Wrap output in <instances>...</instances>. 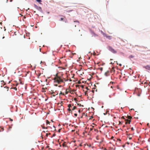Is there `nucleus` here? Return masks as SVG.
<instances>
[{"label":"nucleus","mask_w":150,"mask_h":150,"mask_svg":"<svg viewBox=\"0 0 150 150\" xmlns=\"http://www.w3.org/2000/svg\"><path fill=\"white\" fill-rule=\"evenodd\" d=\"M119 123H120H120H121V122H120V121H119Z\"/></svg>","instance_id":"40"},{"label":"nucleus","mask_w":150,"mask_h":150,"mask_svg":"<svg viewBox=\"0 0 150 150\" xmlns=\"http://www.w3.org/2000/svg\"><path fill=\"white\" fill-rule=\"evenodd\" d=\"M74 100H75V101H77V99H76V98H74Z\"/></svg>","instance_id":"20"},{"label":"nucleus","mask_w":150,"mask_h":150,"mask_svg":"<svg viewBox=\"0 0 150 150\" xmlns=\"http://www.w3.org/2000/svg\"><path fill=\"white\" fill-rule=\"evenodd\" d=\"M69 81H71V79H70L69 80Z\"/></svg>","instance_id":"36"},{"label":"nucleus","mask_w":150,"mask_h":150,"mask_svg":"<svg viewBox=\"0 0 150 150\" xmlns=\"http://www.w3.org/2000/svg\"><path fill=\"white\" fill-rule=\"evenodd\" d=\"M51 121H52L53 122V121L52 120H51Z\"/></svg>","instance_id":"37"},{"label":"nucleus","mask_w":150,"mask_h":150,"mask_svg":"<svg viewBox=\"0 0 150 150\" xmlns=\"http://www.w3.org/2000/svg\"><path fill=\"white\" fill-rule=\"evenodd\" d=\"M61 86H62L61 85H59L58 86V87H61Z\"/></svg>","instance_id":"27"},{"label":"nucleus","mask_w":150,"mask_h":150,"mask_svg":"<svg viewBox=\"0 0 150 150\" xmlns=\"http://www.w3.org/2000/svg\"><path fill=\"white\" fill-rule=\"evenodd\" d=\"M129 57L130 58H133L134 57V56H133L132 55H131L129 56Z\"/></svg>","instance_id":"12"},{"label":"nucleus","mask_w":150,"mask_h":150,"mask_svg":"<svg viewBox=\"0 0 150 150\" xmlns=\"http://www.w3.org/2000/svg\"><path fill=\"white\" fill-rule=\"evenodd\" d=\"M145 69H146L150 70V66L149 65H147L144 67Z\"/></svg>","instance_id":"4"},{"label":"nucleus","mask_w":150,"mask_h":150,"mask_svg":"<svg viewBox=\"0 0 150 150\" xmlns=\"http://www.w3.org/2000/svg\"><path fill=\"white\" fill-rule=\"evenodd\" d=\"M93 125H94V123H93Z\"/></svg>","instance_id":"53"},{"label":"nucleus","mask_w":150,"mask_h":150,"mask_svg":"<svg viewBox=\"0 0 150 150\" xmlns=\"http://www.w3.org/2000/svg\"><path fill=\"white\" fill-rule=\"evenodd\" d=\"M99 69H100V70L101 71H102L103 70V68H102V67L100 68H99Z\"/></svg>","instance_id":"14"},{"label":"nucleus","mask_w":150,"mask_h":150,"mask_svg":"<svg viewBox=\"0 0 150 150\" xmlns=\"http://www.w3.org/2000/svg\"><path fill=\"white\" fill-rule=\"evenodd\" d=\"M46 135L47 136V134H46Z\"/></svg>","instance_id":"44"},{"label":"nucleus","mask_w":150,"mask_h":150,"mask_svg":"<svg viewBox=\"0 0 150 150\" xmlns=\"http://www.w3.org/2000/svg\"><path fill=\"white\" fill-rule=\"evenodd\" d=\"M2 23H0V25H2Z\"/></svg>","instance_id":"32"},{"label":"nucleus","mask_w":150,"mask_h":150,"mask_svg":"<svg viewBox=\"0 0 150 150\" xmlns=\"http://www.w3.org/2000/svg\"><path fill=\"white\" fill-rule=\"evenodd\" d=\"M76 106H74L72 109V110H74L76 108Z\"/></svg>","instance_id":"11"},{"label":"nucleus","mask_w":150,"mask_h":150,"mask_svg":"<svg viewBox=\"0 0 150 150\" xmlns=\"http://www.w3.org/2000/svg\"><path fill=\"white\" fill-rule=\"evenodd\" d=\"M113 138V137H112V138Z\"/></svg>","instance_id":"45"},{"label":"nucleus","mask_w":150,"mask_h":150,"mask_svg":"<svg viewBox=\"0 0 150 150\" xmlns=\"http://www.w3.org/2000/svg\"><path fill=\"white\" fill-rule=\"evenodd\" d=\"M94 130L95 131H97V130L96 129H94Z\"/></svg>","instance_id":"22"},{"label":"nucleus","mask_w":150,"mask_h":150,"mask_svg":"<svg viewBox=\"0 0 150 150\" xmlns=\"http://www.w3.org/2000/svg\"><path fill=\"white\" fill-rule=\"evenodd\" d=\"M120 65L121 66H122V64H120Z\"/></svg>","instance_id":"35"},{"label":"nucleus","mask_w":150,"mask_h":150,"mask_svg":"<svg viewBox=\"0 0 150 150\" xmlns=\"http://www.w3.org/2000/svg\"><path fill=\"white\" fill-rule=\"evenodd\" d=\"M131 130H134V128H133V127H132V128H131Z\"/></svg>","instance_id":"23"},{"label":"nucleus","mask_w":150,"mask_h":150,"mask_svg":"<svg viewBox=\"0 0 150 150\" xmlns=\"http://www.w3.org/2000/svg\"><path fill=\"white\" fill-rule=\"evenodd\" d=\"M54 80L55 82H57L58 83H60L61 82H63V80L60 77L58 76H57V74H56V76L54 78Z\"/></svg>","instance_id":"1"},{"label":"nucleus","mask_w":150,"mask_h":150,"mask_svg":"<svg viewBox=\"0 0 150 150\" xmlns=\"http://www.w3.org/2000/svg\"><path fill=\"white\" fill-rule=\"evenodd\" d=\"M93 128H92V127H91L90 129V131H92L93 130Z\"/></svg>","instance_id":"13"},{"label":"nucleus","mask_w":150,"mask_h":150,"mask_svg":"<svg viewBox=\"0 0 150 150\" xmlns=\"http://www.w3.org/2000/svg\"><path fill=\"white\" fill-rule=\"evenodd\" d=\"M57 94H58V93H57L56 94V95H57Z\"/></svg>","instance_id":"52"},{"label":"nucleus","mask_w":150,"mask_h":150,"mask_svg":"<svg viewBox=\"0 0 150 150\" xmlns=\"http://www.w3.org/2000/svg\"><path fill=\"white\" fill-rule=\"evenodd\" d=\"M6 30V29H4V31H5V30Z\"/></svg>","instance_id":"49"},{"label":"nucleus","mask_w":150,"mask_h":150,"mask_svg":"<svg viewBox=\"0 0 150 150\" xmlns=\"http://www.w3.org/2000/svg\"><path fill=\"white\" fill-rule=\"evenodd\" d=\"M68 107L69 108H70L71 107V104H69L68 105Z\"/></svg>","instance_id":"9"},{"label":"nucleus","mask_w":150,"mask_h":150,"mask_svg":"<svg viewBox=\"0 0 150 150\" xmlns=\"http://www.w3.org/2000/svg\"><path fill=\"white\" fill-rule=\"evenodd\" d=\"M53 96H55V95H53Z\"/></svg>","instance_id":"58"},{"label":"nucleus","mask_w":150,"mask_h":150,"mask_svg":"<svg viewBox=\"0 0 150 150\" xmlns=\"http://www.w3.org/2000/svg\"><path fill=\"white\" fill-rule=\"evenodd\" d=\"M79 112H80V110H79Z\"/></svg>","instance_id":"41"},{"label":"nucleus","mask_w":150,"mask_h":150,"mask_svg":"<svg viewBox=\"0 0 150 150\" xmlns=\"http://www.w3.org/2000/svg\"><path fill=\"white\" fill-rule=\"evenodd\" d=\"M37 1L39 2H40L41 1V0H37Z\"/></svg>","instance_id":"16"},{"label":"nucleus","mask_w":150,"mask_h":150,"mask_svg":"<svg viewBox=\"0 0 150 150\" xmlns=\"http://www.w3.org/2000/svg\"><path fill=\"white\" fill-rule=\"evenodd\" d=\"M74 22H77L79 23V21H74Z\"/></svg>","instance_id":"29"},{"label":"nucleus","mask_w":150,"mask_h":150,"mask_svg":"<svg viewBox=\"0 0 150 150\" xmlns=\"http://www.w3.org/2000/svg\"><path fill=\"white\" fill-rule=\"evenodd\" d=\"M61 103H59L58 104V105H59V104H60L61 105H61Z\"/></svg>","instance_id":"34"},{"label":"nucleus","mask_w":150,"mask_h":150,"mask_svg":"<svg viewBox=\"0 0 150 150\" xmlns=\"http://www.w3.org/2000/svg\"><path fill=\"white\" fill-rule=\"evenodd\" d=\"M63 16V17H64V18H60L61 21H63V20L64 19V18H65V19L66 18V17L65 16Z\"/></svg>","instance_id":"7"},{"label":"nucleus","mask_w":150,"mask_h":150,"mask_svg":"<svg viewBox=\"0 0 150 150\" xmlns=\"http://www.w3.org/2000/svg\"><path fill=\"white\" fill-rule=\"evenodd\" d=\"M60 94H63V95H64V93H63L62 92H61L59 94V95H60Z\"/></svg>","instance_id":"19"},{"label":"nucleus","mask_w":150,"mask_h":150,"mask_svg":"<svg viewBox=\"0 0 150 150\" xmlns=\"http://www.w3.org/2000/svg\"><path fill=\"white\" fill-rule=\"evenodd\" d=\"M107 48L109 51H111L112 53L115 54L117 52L116 50H115L112 47L110 46H108L107 47Z\"/></svg>","instance_id":"2"},{"label":"nucleus","mask_w":150,"mask_h":150,"mask_svg":"<svg viewBox=\"0 0 150 150\" xmlns=\"http://www.w3.org/2000/svg\"><path fill=\"white\" fill-rule=\"evenodd\" d=\"M131 138H130L129 139H131Z\"/></svg>","instance_id":"56"},{"label":"nucleus","mask_w":150,"mask_h":150,"mask_svg":"<svg viewBox=\"0 0 150 150\" xmlns=\"http://www.w3.org/2000/svg\"><path fill=\"white\" fill-rule=\"evenodd\" d=\"M149 125V123H148V124H147V125Z\"/></svg>","instance_id":"39"},{"label":"nucleus","mask_w":150,"mask_h":150,"mask_svg":"<svg viewBox=\"0 0 150 150\" xmlns=\"http://www.w3.org/2000/svg\"><path fill=\"white\" fill-rule=\"evenodd\" d=\"M122 119H125V118H124V116H122Z\"/></svg>","instance_id":"24"},{"label":"nucleus","mask_w":150,"mask_h":150,"mask_svg":"<svg viewBox=\"0 0 150 150\" xmlns=\"http://www.w3.org/2000/svg\"><path fill=\"white\" fill-rule=\"evenodd\" d=\"M81 105V104H79V105H80V106H81V105Z\"/></svg>","instance_id":"47"},{"label":"nucleus","mask_w":150,"mask_h":150,"mask_svg":"<svg viewBox=\"0 0 150 150\" xmlns=\"http://www.w3.org/2000/svg\"><path fill=\"white\" fill-rule=\"evenodd\" d=\"M68 110L69 111H71V109H70V108H69L68 109Z\"/></svg>","instance_id":"15"},{"label":"nucleus","mask_w":150,"mask_h":150,"mask_svg":"<svg viewBox=\"0 0 150 150\" xmlns=\"http://www.w3.org/2000/svg\"><path fill=\"white\" fill-rule=\"evenodd\" d=\"M4 130V129L3 127L1 128V130H0V132L1 131H3Z\"/></svg>","instance_id":"10"},{"label":"nucleus","mask_w":150,"mask_h":150,"mask_svg":"<svg viewBox=\"0 0 150 150\" xmlns=\"http://www.w3.org/2000/svg\"><path fill=\"white\" fill-rule=\"evenodd\" d=\"M107 37L109 40H110L111 39V37L110 36H107Z\"/></svg>","instance_id":"8"},{"label":"nucleus","mask_w":150,"mask_h":150,"mask_svg":"<svg viewBox=\"0 0 150 150\" xmlns=\"http://www.w3.org/2000/svg\"><path fill=\"white\" fill-rule=\"evenodd\" d=\"M24 18H25V17H24Z\"/></svg>","instance_id":"50"},{"label":"nucleus","mask_w":150,"mask_h":150,"mask_svg":"<svg viewBox=\"0 0 150 150\" xmlns=\"http://www.w3.org/2000/svg\"><path fill=\"white\" fill-rule=\"evenodd\" d=\"M81 105V104H79V105H80V106H81V105Z\"/></svg>","instance_id":"46"},{"label":"nucleus","mask_w":150,"mask_h":150,"mask_svg":"<svg viewBox=\"0 0 150 150\" xmlns=\"http://www.w3.org/2000/svg\"><path fill=\"white\" fill-rule=\"evenodd\" d=\"M60 130H61V129H59L58 131V132H60Z\"/></svg>","instance_id":"21"},{"label":"nucleus","mask_w":150,"mask_h":150,"mask_svg":"<svg viewBox=\"0 0 150 150\" xmlns=\"http://www.w3.org/2000/svg\"><path fill=\"white\" fill-rule=\"evenodd\" d=\"M68 92H66V94H67Z\"/></svg>","instance_id":"43"},{"label":"nucleus","mask_w":150,"mask_h":150,"mask_svg":"<svg viewBox=\"0 0 150 150\" xmlns=\"http://www.w3.org/2000/svg\"><path fill=\"white\" fill-rule=\"evenodd\" d=\"M54 93V92H52V94H53Z\"/></svg>","instance_id":"31"},{"label":"nucleus","mask_w":150,"mask_h":150,"mask_svg":"<svg viewBox=\"0 0 150 150\" xmlns=\"http://www.w3.org/2000/svg\"><path fill=\"white\" fill-rule=\"evenodd\" d=\"M81 105V104H79V105H80V106H81V105Z\"/></svg>","instance_id":"48"},{"label":"nucleus","mask_w":150,"mask_h":150,"mask_svg":"<svg viewBox=\"0 0 150 150\" xmlns=\"http://www.w3.org/2000/svg\"><path fill=\"white\" fill-rule=\"evenodd\" d=\"M34 6L35 8H36L37 9H38V11L42 12V9L41 8V7H38L36 5L34 4Z\"/></svg>","instance_id":"3"},{"label":"nucleus","mask_w":150,"mask_h":150,"mask_svg":"<svg viewBox=\"0 0 150 150\" xmlns=\"http://www.w3.org/2000/svg\"><path fill=\"white\" fill-rule=\"evenodd\" d=\"M10 120L11 121H13V120L11 119V118H9Z\"/></svg>","instance_id":"25"},{"label":"nucleus","mask_w":150,"mask_h":150,"mask_svg":"<svg viewBox=\"0 0 150 150\" xmlns=\"http://www.w3.org/2000/svg\"><path fill=\"white\" fill-rule=\"evenodd\" d=\"M127 118L128 119L130 120L132 118V117L130 116H127Z\"/></svg>","instance_id":"6"},{"label":"nucleus","mask_w":150,"mask_h":150,"mask_svg":"<svg viewBox=\"0 0 150 150\" xmlns=\"http://www.w3.org/2000/svg\"><path fill=\"white\" fill-rule=\"evenodd\" d=\"M126 121L125 122V124H127V123H128L129 124H130L131 122V120H129V119L126 120Z\"/></svg>","instance_id":"5"},{"label":"nucleus","mask_w":150,"mask_h":150,"mask_svg":"<svg viewBox=\"0 0 150 150\" xmlns=\"http://www.w3.org/2000/svg\"><path fill=\"white\" fill-rule=\"evenodd\" d=\"M1 29L2 28H1Z\"/></svg>","instance_id":"57"},{"label":"nucleus","mask_w":150,"mask_h":150,"mask_svg":"<svg viewBox=\"0 0 150 150\" xmlns=\"http://www.w3.org/2000/svg\"><path fill=\"white\" fill-rule=\"evenodd\" d=\"M117 88H118V86H117Z\"/></svg>","instance_id":"51"},{"label":"nucleus","mask_w":150,"mask_h":150,"mask_svg":"<svg viewBox=\"0 0 150 150\" xmlns=\"http://www.w3.org/2000/svg\"><path fill=\"white\" fill-rule=\"evenodd\" d=\"M111 88H112V86H111Z\"/></svg>","instance_id":"42"},{"label":"nucleus","mask_w":150,"mask_h":150,"mask_svg":"<svg viewBox=\"0 0 150 150\" xmlns=\"http://www.w3.org/2000/svg\"><path fill=\"white\" fill-rule=\"evenodd\" d=\"M55 134H53V136H52L54 137V136H55Z\"/></svg>","instance_id":"30"},{"label":"nucleus","mask_w":150,"mask_h":150,"mask_svg":"<svg viewBox=\"0 0 150 150\" xmlns=\"http://www.w3.org/2000/svg\"><path fill=\"white\" fill-rule=\"evenodd\" d=\"M79 146H81V144H80L79 145Z\"/></svg>","instance_id":"38"},{"label":"nucleus","mask_w":150,"mask_h":150,"mask_svg":"<svg viewBox=\"0 0 150 150\" xmlns=\"http://www.w3.org/2000/svg\"><path fill=\"white\" fill-rule=\"evenodd\" d=\"M133 110V109H131V110Z\"/></svg>","instance_id":"55"},{"label":"nucleus","mask_w":150,"mask_h":150,"mask_svg":"<svg viewBox=\"0 0 150 150\" xmlns=\"http://www.w3.org/2000/svg\"><path fill=\"white\" fill-rule=\"evenodd\" d=\"M74 115L76 117V116H77V114H76V113H75V114H74Z\"/></svg>","instance_id":"18"},{"label":"nucleus","mask_w":150,"mask_h":150,"mask_svg":"<svg viewBox=\"0 0 150 150\" xmlns=\"http://www.w3.org/2000/svg\"><path fill=\"white\" fill-rule=\"evenodd\" d=\"M14 89H15L16 90H17V88H14Z\"/></svg>","instance_id":"26"},{"label":"nucleus","mask_w":150,"mask_h":150,"mask_svg":"<svg viewBox=\"0 0 150 150\" xmlns=\"http://www.w3.org/2000/svg\"><path fill=\"white\" fill-rule=\"evenodd\" d=\"M71 113H72V111H71Z\"/></svg>","instance_id":"54"},{"label":"nucleus","mask_w":150,"mask_h":150,"mask_svg":"<svg viewBox=\"0 0 150 150\" xmlns=\"http://www.w3.org/2000/svg\"><path fill=\"white\" fill-rule=\"evenodd\" d=\"M91 126L92 127V128H93V127H94V126L92 125H91Z\"/></svg>","instance_id":"28"},{"label":"nucleus","mask_w":150,"mask_h":150,"mask_svg":"<svg viewBox=\"0 0 150 150\" xmlns=\"http://www.w3.org/2000/svg\"><path fill=\"white\" fill-rule=\"evenodd\" d=\"M106 74H107V72H105V74L106 75V76H107V75H106Z\"/></svg>","instance_id":"33"},{"label":"nucleus","mask_w":150,"mask_h":150,"mask_svg":"<svg viewBox=\"0 0 150 150\" xmlns=\"http://www.w3.org/2000/svg\"><path fill=\"white\" fill-rule=\"evenodd\" d=\"M50 122H49L48 120H47L46 121V123L49 124Z\"/></svg>","instance_id":"17"}]
</instances>
